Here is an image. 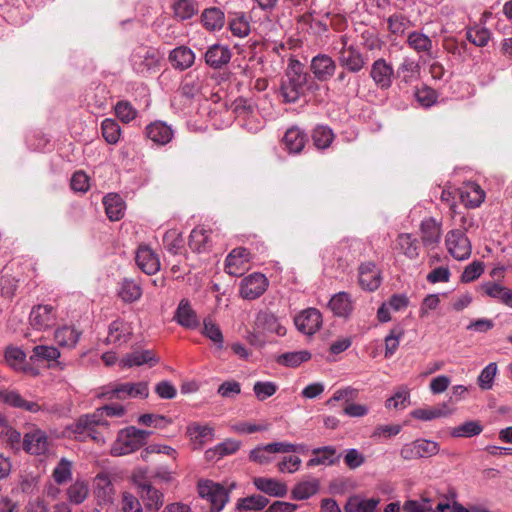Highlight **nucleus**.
I'll return each instance as SVG.
<instances>
[{
  "label": "nucleus",
  "mask_w": 512,
  "mask_h": 512,
  "mask_svg": "<svg viewBox=\"0 0 512 512\" xmlns=\"http://www.w3.org/2000/svg\"><path fill=\"white\" fill-rule=\"evenodd\" d=\"M334 138L332 130L326 126H317L312 133V140L318 149H325L330 146Z\"/></svg>",
  "instance_id": "58"
},
{
  "label": "nucleus",
  "mask_w": 512,
  "mask_h": 512,
  "mask_svg": "<svg viewBox=\"0 0 512 512\" xmlns=\"http://www.w3.org/2000/svg\"><path fill=\"white\" fill-rule=\"evenodd\" d=\"M268 503L269 500L265 496L254 494L245 498H240L237 502V509L258 511L264 509Z\"/></svg>",
  "instance_id": "49"
},
{
  "label": "nucleus",
  "mask_w": 512,
  "mask_h": 512,
  "mask_svg": "<svg viewBox=\"0 0 512 512\" xmlns=\"http://www.w3.org/2000/svg\"><path fill=\"white\" fill-rule=\"evenodd\" d=\"M230 31L234 36L246 37L250 32V24L244 14H239L229 22Z\"/></svg>",
  "instance_id": "62"
},
{
  "label": "nucleus",
  "mask_w": 512,
  "mask_h": 512,
  "mask_svg": "<svg viewBox=\"0 0 512 512\" xmlns=\"http://www.w3.org/2000/svg\"><path fill=\"white\" fill-rule=\"evenodd\" d=\"M337 60L339 65L350 73H359L368 63V57L353 44L349 47L341 48L338 52Z\"/></svg>",
  "instance_id": "7"
},
{
  "label": "nucleus",
  "mask_w": 512,
  "mask_h": 512,
  "mask_svg": "<svg viewBox=\"0 0 512 512\" xmlns=\"http://www.w3.org/2000/svg\"><path fill=\"white\" fill-rule=\"evenodd\" d=\"M101 396L112 400H126L128 398H142L149 396V388L147 382H125L111 384L104 388Z\"/></svg>",
  "instance_id": "4"
},
{
  "label": "nucleus",
  "mask_w": 512,
  "mask_h": 512,
  "mask_svg": "<svg viewBox=\"0 0 512 512\" xmlns=\"http://www.w3.org/2000/svg\"><path fill=\"white\" fill-rule=\"evenodd\" d=\"M483 431L482 425L478 421H467L455 427L451 431L453 437H473Z\"/></svg>",
  "instance_id": "59"
},
{
  "label": "nucleus",
  "mask_w": 512,
  "mask_h": 512,
  "mask_svg": "<svg viewBox=\"0 0 512 512\" xmlns=\"http://www.w3.org/2000/svg\"><path fill=\"white\" fill-rule=\"evenodd\" d=\"M440 451L437 442L428 439H416L410 443L404 444L400 450V456L404 460H415L420 458H429Z\"/></svg>",
  "instance_id": "6"
},
{
  "label": "nucleus",
  "mask_w": 512,
  "mask_h": 512,
  "mask_svg": "<svg viewBox=\"0 0 512 512\" xmlns=\"http://www.w3.org/2000/svg\"><path fill=\"white\" fill-rule=\"evenodd\" d=\"M168 59L175 69L186 70L194 64L195 54L190 48L180 46L170 52Z\"/></svg>",
  "instance_id": "30"
},
{
  "label": "nucleus",
  "mask_w": 512,
  "mask_h": 512,
  "mask_svg": "<svg viewBox=\"0 0 512 512\" xmlns=\"http://www.w3.org/2000/svg\"><path fill=\"white\" fill-rule=\"evenodd\" d=\"M133 334L130 323L124 320H114L108 327L107 344L122 345L127 343Z\"/></svg>",
  "instance_id": "23"
},
{
  "label": "nucleus",
  "mask_w": 512,
  "mask_h": 512,
  "mask_svg": "<svg viewBox=\"0 0 512 512\" xmlns=\"http://www.w3.org/2000/svg\"><path fill=\"white\" fill-rule=\"evenodd\" d=\"M231 57L232 52L229 47L218 43L209 46L204 54L206 65L215 70L226 66L230 62Z\"/></svg>",
  "instance_id": "19"
},
{
  "label": "nucleus",
  "mask_w": 512,
  "mask_h": 512,
  "mask_svg": "<svg viewBox=\"0 0 512 512\" xmlns=\"http://www.w3.org/2000/svg\"><path fill=\"white\" fill-rule=\"evenodd\" d=\"M107 422L101 418L100 412H94L92 414H86L81 416L73 425L72 431L76 434V438L90 437L96 442H102L103 436L98 431L100 426H106Z\"/></svg>",
  "instance_id": "5"
},
{
  "label": "nucleus",
  "mask_w": 512,
  "mask_h": 512,
  "mask_svg": "<svg viewBox=\"0 0 512 512\" xmlns=\"http://www.w3.org/2000/svg\"><path fill=\"white\" fill-rule=\"evenodd\" d=\"M466 38L478 47H485L491 38V32L485 27L475 26L467 30Z\"/></svg>",
  "instance_id": "52"
},
{
  "label": "nucleus",
  "mask_w": 512,
  "mask_h": 512,
  "mask_svg": "<svg viewBox=\"0 0 512 512\" xmlns=\"http://www.w3.org/2000/svg\"><path fill=\"white\" fill-rule=\"evenodd\" d=\"M135 259L138 267L148 275H154L160 270L158 255L146 245L139 246Z\"/></svg>",
  "instance_id": "22"
},
{
  "label": "nucleus",
  "mask_w": 512,
  "mask_h": 512,
  "mask_svg": "<svg viewBox=\"0 0 512 512\" xmlns=\"http://www.w3.org/2000/svg\"><path fill=\"white\" fill-rule=\"evenodd\" d=\"M480 289L485 295L494 298L502 304L512 308V289L504 287L495 282L484 283Z\"/></svg>",
  "instance_id": "32"
},
{
  "label": "nucleus",
  "mask_w": 512,
  "mask_h": 512,
  "mask_svg": "<svg viewBox=\"0 0 512 512\" xmlns=\"http://www.w3.org/2000/svg\"><path fill=\"white\" fill-rule=\"evenodd\" d=\"M335 82L343 85L341 91L346 97H356L358 95L359 83L349 77L348 71L345 69L338 73Z\"/></svg>",
  "instance_id": "55"
},
{
  "label": "nucleus",
  "mask_w": 512,
  "mask_h": 512,
  "mask_svg": "<svg viewBox=\"0 0 512 512\" xmlns=\"http://www.w3.org/2000/svg\"><path fill=\"white\" fill-rule=\"evenodd\" d=\"M186 433L195 449L203 447L214 439V428L208 424L193 422L187 426Z\"/></svg>",
  "instance_id": "24"
},
{
  "label": "nucleus",
  "mask_w": 512,
  "mask_h": 512,
  "mask_svg": "<svg viewBox=\"0 0 512 512\" xmlns=\"http://www.w3.org/2000/svg\"><path fill=\"white\" fill-rule=\"evenodd\" d=\"M89 485L85 480L76 479L67 489L66 498L70 504L80 505L89 496Z\"/></svg>",
  "instance_id": "38"
},
{
  "label": "nucleus",
  "mask_w": 512,
  "mask_h": 512,
  "mask_svg": "<svg viewBox=\"0 0 512 512\" xmlns=\"http://www.w3.org/2000/svg\"><path fill=\"white\" fill-rule=\"evenodd\" d=\"M140 497L149 510H158L163 505V494L147 481L138 483Z\"/></svg>",
  "instance_id": "28"
},
{
  "label": "nucleus",
  "mask_w": 512,
  "mask_h": 512,
  "mask_svg": "<svg viewBox=\"0 0 512 512\" xmlns=\"http://www.w3.org/2000/svg\"><path fill=\"white\" fill-rule=\"evenodd\" d=\"M210 233L211 231L203 226L195 227L189 236V247L198 253L206 252L210 249Z\"/></svg>",
  "instance_id": "33"
},
{
  "label": "nucleus",
  "mask_w": 512,
  "mask_h": 512,
  "mask_svg": "<svg viewBox=\"0 0 512 512\" xmlns=\"http://www.w3.org/2000/svg\"><path fill=\"white\" fill-rule=\"evenodd\" d=\"M256 324L259 328L277 334L278 336H284L286 334V328L282 326L275 315L268 312H261L257 316Z\"/></svg>",
  "instance_id": "42"
},
{
  "label": "nucleus",
  "mask_w": 512,
  "mask_h": 512,
  "mask_svg": "<svg viewBox=\"0 0 512 512\" xmlns=\"http://www.w3.org/2000/svg\"><path fill=\"white\" fill-rule=\"evenodd\" d=\"M329 308L336 316H348L353 310V304L350 295L346 292L337 293L331 298L329 302Z\"/></svg>",
  "instance_id": "39"
},
{
  "label": "nucleus",
  "mask_w": 512,
  "mask_h": 512,
  "mask_svg": "<svg viewBox=\"0 0 512 512\" xmlns=\"http://www.w3.org/2000/svg\"><path fill=\"white\" fill-rule=\"evenodd\" d=\"M446 246L456 260H465L471 255V243L461 229H453L447 233Z\"/></svg>",
  "instance_id": "10"
},
{
  "label": "nucleus",
  "mask_w": 512,
  "mask_h": 512,
  "mask_svg": "<svg viewBox=\"0 0 512 512\" xmlns=\"http://www.w3.org/2000/svg\"><path fill=\"white\" fill-rule=\"evenodd\" d=\"M52 477L58 485H62L72 478V462L66 458H61L53 469Z\"/></svg>",
  "instance_id": "50"
},
{
  "label": "nucleus",
  "mask_w": 512,
  "mask_h": 512,
  "mask_svg": "<svg viewBox=\"0 0 512 512\" xmlns=\"http://www.w3.org/2000/svg\"><path fill=\"white\" fill-rule=\"evenodd\" d=\"M253 484L261 492L273 497H283L288 492L287 485L284 482L273 478L255 477Z\"/></svg>",
  "instance_id": "27"
},
{
  "label": "nucleus",
  "mask_w": 512,
  "mask_h": 512,
  "mask_svg": "<svg viewBox=\"0 0 512 512\" xmlns=\"http://www.w3.org/2000/svg\"><path fill=\"white\" fill-rule=\"evenodd\" d=\"M95 492L97 497L104 501H110L113 494V485L110 476L106 472H100L95 477Z\"/></svg>",
  "instance_id": "47"
},
{
  "label": "nucleus",
  "mask_w": 512,
  "mask_h": 512,
  "mask_svg": "<svg viewBox=\"0 0 512 512\" xmlns=\"http://www.w3.org/2000/svg\"><path fill=\"white\" fill-rule=\"evenodd\" d=\"M370 77L381 90H387L392 86L394 69L385 59L379 58L371 65Z\"/></svg>",
  "instance_id": "16"
},
{
  "label": "nucleus",
  "mask_w": 512,
  "mask_h": 512,
  "mask_svg": "<svg viewBox=\"0 0 512 512\" xmlns=\"http://www.w3.org/2000/svg\"><path fill=\"white\" fill-rule=\"evenodd\" d=\"M308 79L309 74L304 72L303 64L295 58H290L285 79H283L280 87L285 101L296 102L304 94Z\"/></svg>",
  "instance_id": "1"
},
{
  "label": "nucleus",
  "mask_w": 512,
  "mask_h": 512,
  "mask_svg": "<svg viewBox=\"0 0 512 512\" xmlns=\"http://www.w3.org/2000/svg\"><path fill=\"white\" fill-rule=\"evenodd\" d=\"M306 142V134L298 127L289 128L283 137V144L290 153H300Z\"/></svg>",
  "instance_id": "35"
},
{
  "label": "nucleus",
  "mask_w": 512,
  "mask_h": 512,
  "mask_svg": "<svg viewBox=\"0 0 512 512\" xmlns=\"http://www.w3.org/2000/svg\"><path fill=\"white\" fill-rule=\"evenodd\" d=\"M201 22L207 30H220L225 23L224 12L217 7L207 8L201 15Z\"/></svg>",
  "instance_id": "40"
},
{
  "label": "nucleus",
  "mask_w": 512,
  "mask_h": 512,
  "mask_svg": "<svg viewBox=\"0 0 512 512\" xmlns=\"http://www.w3.org/2000/svg\"><path fill=\"white\" fill-rule=\"evenodd\" d=\"M150 435V431L141 430L134 426L127 427L118 433L111 453L114 456L130 454L145 445Z\"/></svg>",
  "instance_id": "2"
},
{
  "label": "nucleus",
  "mask_w": 512,
  "mask_h": 512,
  "mask_svg": "<svg viewBox=\"0 0 512 512\" xmlns=\"http://www.w3.org/2000/svg\"><path fill=\"white\" fill-rule=\"evenodd\" d=\"M318 488L316 480L300 482L293 488L291 492L292 498L295 500L308 499L317 493Z\"/></svg>",
  "instance_id": "54"
},
{
  "label": "nucleus",
  "mask_w": 512,
  "mask_h": 512,
  "mask_svg": "<svg viewBox=\"0 0 512 512\" xmlns=\"http://www.w3.org/2000/svg\"><path fill=\"white\" fill-rule=\"evenodd\" d=\"M396 248L399 249L409 259H415L419 256V245L416 238L409 233H401L396 240Z\"/></svg>",
  "instance_id": "41"
},
{
  "label": "nucleus",
  "mask_w": 512,
  "mask_h": 512,
  "mask_svg": "<svg viewBox=\"0 0 512 512\" xmlns=\"http://www.w3.org/2000/svg\"><path fill=\"white\" fill-rule=\"evenodd\" d=\"M358 271L359 284L362 289L373 292L379 288L382 278L375 263L371 261L364 262L359 266Z\"/></svg>",
  "instance_id": "18"
},
{
  "label": "nucleus",
  "mask_w": 512,
  "mask_h": 512,
  "mask_svg": "<svg viewBox=\"0 0 512 512\" xmlns=\"http://www.w3.org/2000/svg\"><path fill=\"white\" fill-rule=\"evenodd\" d=\"M404 328L400 325L393 327L385 337V358H391L397 351L401 339L404 337Z\"/></svg>",
  "instance_id": "46"
},
{
  "label": "nucleus",
  "mask_w": 512,
  "mask_h": 512,
  "mask_svg": "<svg viewBox=\"0 0 512 512\" xmlns=\"http://www.w3.org/2000/svg\"><path fill=\"white\" fill-rule=\"evenodd\" d=\"M159 362L155 353L152 350L134 351L126 354L119 362L121 368H130L133 366H141L143 364H149L154 366Z\"/></svg>",
  "instance_id": "26"
},
{
  "label": "nucleus",
  "mask_w": 512,
  "mask_h": 512,
  "mask_svg": "<svg viewBox=\"0 0 512 512\" xmlns=\"http://www.w3.org/2000/svg\"><path fill=\"white\" fill-rule=\"evenodd\" d=\"M234 487L235 483L225 486L212 480H200L197 485L199 496L210 503L211 512H219L224 508Z\"/></svg>",
  "instance_id": "3"
},
{
  "label": "nucleus",
  "mask_w": 512,
  "mask_h": 512,
  "mask_svg": "<svg viewBox=\"0 0 512 512\" xmlns=\"http://www.w3.org/2000/svg\"><path fill=\"white\" fill-rule=\"evenodd\" d=\"M23 449L32 455H44L49 449L47 434L39 429L26 433L23 439Z\"/></svg>",
  "instance_id": "20"
},
{
  "label": "nucleus",
  "mask_w": 512,
  "mask_h": 512,
  "mask_svg": "<svg viewBox=\"0 0 512 512\" xmlns=\"http://www.w3.org/2000/svg\"><path fill=\"white\" fill-rule=\"evenodd\" d=\"M250 252L244 247L233 249L226 257L225 271L232 276H242L249 268Z\"/></svg>",
  "instance_id": "13"
},
{
  "label": "nucleus",
  "mask_w": 512,
  "mask_h": 512,
  "mask_svg": "<svg viewBox=\"0 0 512 512\" xmlns=\"http://www.w3.org/2000/svg\"><path fill=\"white\" fill-rule=\"evenodd\" d=\"M29 321L36 330L50 329L57 321L56 309L51 305L34 306L29 314Z\"/></svg>",
  "instance_id": "11"
},
{
  "label": "nucleus",
  "mask_w": 512,
  "mask_h": 512,
  "mask_svg": "<svg viewBox=\"0 0 512 512\" xmlns=\"http://www.w3.org/2000/svg\"><path fill=\"white\" fill-rule=\"evenodd\" d=\"M174 14L181 20H186L195 15L198 6L193 0H177L173 5Z\"/></svg>",
  "instance_id": "56"
},
{
  "label": "nucleus",
  "mask_w": 512,
  "mask_h": 512,
  "mask_svg": "<svg viewBox=\"0 0 512 512\" xmlns=\"http://www.w3.org/2000/svg\"><path fill=\"white\" fill-rule=\"evenodd\" d=\"M102 136L109 144H116L121 135V128L119 124L113 120L106 118L101 123Z\"/></svg>",
  "instance_id": "51"
},
{
  "label": "nucleus",
  "mask_w": 512,
  "mask_h": 512,
  "mask_svg": "<svg viewBox=\"0 0 512 512\" xmlns=\"http://www.w3.org/2000/svg\"><path fill=\"white\" fill-rule=\"evenodd\" d=\"M147 137L156 144L165 145L171 141L172 129L163 122H154L146 127Z\"/></svg>",
  "instance_id": "37"
},
{
  "label": "nucleus",
  "mask_w": 512,
  "mask_h": 512,
  "mask_svg": "<svg viewBox=\"0 0 512 512\" xmlns=\"http://www.w3.org/2000/svg\"><path fill=\"white\" fill-rule=\"evenodd\" d=\"M160 55L152 48L143 49V52H137L132 56L133 70L142 76L155 73L159 70Z\"/></svg>",
  "instance_id": "8"
},
{
  "label": "nucleus",
  "mask_w": 512,
  "mask_h": 512,
  "mask_svg": "<svg viewBox=\"0 0 512 512\" xmlns=\"http://www.w3.org/2000/svg\"><path fill=\"white\" fill-rule=\"evenodd\" d=\"M103 205L111 221H118L124 216L125 203L118 194L110 193L104 196Z\"/></svg>",
  "instance_id": "36"
},
{
  "label": "nucleus",
  "mask_w": 512,
  "mask_h": 512,
  "mask_svg": "<svg viewBox=\"0 0 512 512\" xmlns=\"http://www.w3.org/2000/svg\"><path fill=\"white\" fill-rule=\"evenodd\" d=\"M322 315L316 308H307L294 318L297 329L305 335L315 334L322 326Z\"/></svg>",
  "instance_id": "12"
},
{
  "label": "nucleus",
  "mask_w": 512,
  "mask_h": 512,
  "mask_svg": "<svg viewBox=\"0 0 512 512\" xmlns=\"http://www.w3.org/2000/svg\"><path fill=\"white\" fill-rule=\"evenodd\" d=\"M420 236L423 245L428 249H434L441 238V223L429 217L422 220Z\"/></svg>",
  "instance_id": "21"
},
{
  "label": "nucleus",
  "mask_w": 512,
  "mask_h": 512,
  "mask_svg": "<svg viewBox=\"0 0 512 512\" xmlns=\"http://www.w3.org/2000/svg\"><path fill=\"white\" fill-rule=\"evenodd\" d=\"M200 89L201 84L199 78L187 74L179 87V92L182 96L191 99L200 92Z\"/></svg>",
  "instance_id": "60"
},
{
  "label": "nucleus",
  "mask_w": 512,
  "mask_h": 512,
  "mask_svg": "<svg viewBox=\"0 0 512 512\" xmlns=\"http://www.w3.org/2000/svg\"><path fill=\"white\" fill-rule=\"evenodd\" d=\"M183 243L182 236L176 230L167 231L163 237L164 247L174 255L181 252Z\"/></svg>",
  "instance_id": "61"
},
{
  "label": "nucleus",
  "mask_w": 512,
  "mask_h": 512,
  "mask_svg": "<svg viewBox=\"0 0 512 512\" xmlns=\"http://www.w3.org/2000/svg\"><path fill=\"white\" fill-rule=\"evenodd\" d=\"M142 295L140 284L133 279H124L120 296L126 302H133L138 300Z\"/></svg>",
  "instance_id": "53"
},
{
  "label": "nucleus",
  "mask_w": 512,
  "mask_h": 512,
  "mask_svg": "<svg viewBox=\"0 0 512 512\" xmlns=\"http://www.w3.org/2000/svg\"><path fill=\"white\" fill-rule=\"evenodd\" d=\"M458 193L461 202L467 208H477L485 199L484 190L475 182L465 183Z\"/></svg>",
  "instance_id": "25"
},
{
  "label": "nucleus",
  "mask_w": 512,
  "mask_h": 512,
  "mask_svg": "<svg viewBox=\"0 0 512 512\" xmlns=\"http://www.w3.org/2000/svg\"><path fill=\"white\" fill-rule=\"evenodd\" d=\"M80 333L71 326H63L55 331L54 339L59 346L74 347L78 342Z\"/></svg>",
  "instance_id": "45"
},
{
  "label": "nucleus",
  "mask_w": 512,
  "mask_h": 512,
  "mask_svg": "<svg viewBox=\"0 0 512 512\" xmlns=\"http://www.w3.org/2000/svg\"><path fill=\"white\" fill-rule=\"evenodd\" d=\"M60 357V352L53 346L38 345L33 348V355L30 357L31 360H46L55 361V364L50 365L51 367H59L63 369L64 366L57 359Z\"/></svg>",
  "instance_id": "43"
},
{
  "label": "nucleus",
  "mask_w": 512,
  "mask_h": 512,
  "mask_svg": "<svg viewBox=\"0 0 512 512\" xmlns=\"http://www.w3.org/2000/svg\"><path fill=\"white\" fill-rule=\"evenodd\" d=\"M310 359L311 353L307 350H301L283 353L282 355L278 356L277 362L281 365L295 368Z\"/></svg>",
  "instance_id": "48"
},
{
  "label": "nucleus",
  "mask_w": 512,
  "mask_h": 512,
  "mask_svg": "<svg viewBox=\"0 0 512 512\" xmlns=\"http://www.w3.org/2000/svg\"><path fill=\"white\" fill-rule=\"evenodd\" d=\"M336 69L335 60L330 55L324 53L314 56L310 63V71L320 82L330 80L334 76Z\"/></svg>",
  "instance_id": "14"
},
{
  "label": "nucleus",
  "mask_w": 512,
  "mask_h": 512,
  "mask_svg": "<svg viewBox=\"0 0 512 512\" xmlns=\"http://www.w3.org/2000/svg\"><path fill=\"white\" fill-rule=\"evenodd\" d=\"M419 71V65L415 61L411 59H404L397 69L396 76L401 80V82L408 84L418 78Z\"/></svg>",
  "instance_id": "44"
},
{
  "label": "nucleus",
  "mask_w": 512,
  "mask_h": 512,
  "mask_svg": "<svg viewBox=\"0 0 512 512\" xmlns=\"http://www.w3.org/2000/svg\"><path fill=\"white\" fill-rule=\"evenodd\" d=\"M405 512H430L432 511L431 500L422 497L421 500H408L403 505Z\"/></svg>",
  "instance_id": "64"
},
{
  "label": "nucleus",
  "mask_w": 512,
  "mask_h": 512,
  "mask_svg": "<svg viewBox=\"0 0 512 512\" xmlns=\"http://www.w3.org/2000/svg\"><path fill=\"white\" fill-rule=\"evenodd\" d=\"M202 334L213 341L219 348L223 347V334L219 326L210 317L205 318L203 321Z\"/></svg>",
  "instance_id": "57"
},
{
  "label": "nucleus",
  "mask_w": 512,
  "mask_h": 512,
  "mask_svg": "<svg viewBox=\"0 0 512 512\" xmlns=\"http://www.w3.org/2000/svg\"><path fill=\"white\" fill-rule=\"evenodd\" d=\"M297 448V445L287 442L268 443L253 449L250 452L249 458L251 461L259 464H268L272 460L271 454L296 452Z\"/></svg>",
  "instance_id": "9"
},
{
  "label": "nucleus",
  "mask_w": 512,
  "mask_h": 512,
  "mask_svg": "<svg viewBox=\"0 0 512 512\" xmlns=\"http://www.w3.org/2000/svg\"><path fill=\"white\" fill-rule=\"evenodd\" d=\"M0 402L30 413L42 410V406L38 402L25 400L18 391L7 388L0 389Z\"/></svg>",
  "instance_id": "17"
},
{
  "label": "nucleus",
  "mask_w": 512,
  "mask_h": 512,
  "mask_svg": "<svg viewBox=\"0 0 512 512\" xmlns=\"http://www.w3.org/2000/svg\"><path fill=\"white\" fill-rule=\"evenodd\" d=\"M408 46L418 54L432 57L433 42L431 38L419 31H413L407 37Z\"/></svg>",
  "instance_id": "34"
},
{
  "label": "nucleus",
  "mask_w": 512,
  "mask_h": 512,
  "mask_svg": "<svg viewBox=\"0 0 512 512\" xmlns=\"http://www.w3.org/2000/svg\"><path fill=\"white\" fill-rule=\"evenodd\" d=\"M115 113L123 123H129L137 116V110L128 101H119L115 106Z\"/></svg>",
  "instance_id": "63"
},
{
  "label": "nucleus",
  "mask_w": 512,
  "mask_h": 512,
  "mask_svg": "<svg viewBox=\"0 0 512 512\" xmlns=\"http://www.w3.org/2000/svg\"><path fill=\"white\" fill-rule=\"evenodd\" d=\"M268 280L261 273H253L241 281L240 295L244 299L254 300L259 298L267 289Z\"/></svg>",
  "instance_id": "15"
},
{
  "label": "nucleus",
  "mask_w": 512,
  "mask_h": 512,
  "mask_svg": "<svg viewBox=\"0 0 512 512\" xmlns=\"http://www.w3.org/2000/svg\"><path fill=\"white\" fill-rule=\"evenodd\" d=\"M312 454L313 457L307 463L309 467L317 465H334L341 457L340 454H337L336 448L332 446L316 448L312 451Z\"/></svg>",
  "instance_id": "31"
},
{
  "label": "nucleus",
  "mask_w": 512,
  "mask_h": 512,
  "mask_svg": "<svg viewBox=\"0 0 512 512\" xmlns=\"http://www.w3.org/2000/svg\"><path fill=\"white\" fill-rule=\"evenodd\" d=\"M174 318L184 328L195 329L199 325L196 312L187 299H182L176 309Z\"/></svg>",
  "instance_id": "29"
}]
</instances>
